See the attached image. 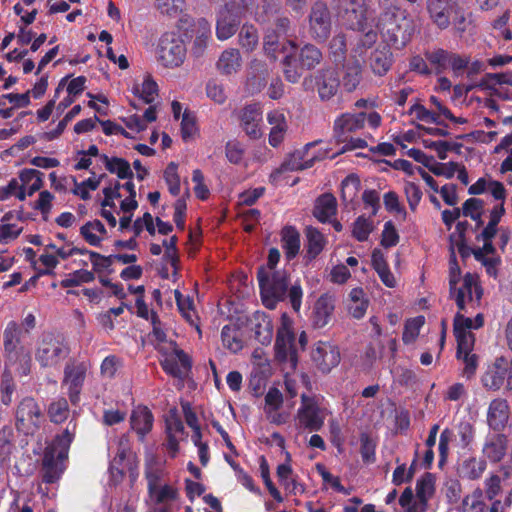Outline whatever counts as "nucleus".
<instances>
[{
	"instance_id": "338daca9",
	"label": "nucleus",
	"mask_w": 512,
	"mask_h": 512,
	"mask_svg": "<svg viewBox=\"0 0 512 512\" xmlns=\"http://www.w3.org/2000/svg\"><path fill=\"white\" fill-rule=\"evenodd\" d=\"M430 476V474H427L426 477H422L416 482V497L423 507L427 505V494H432L434 490Z\"/></svg>"
},
{
	"instance_id": "79ce46f5",
	"label": "nucleus",
	"mask_w": 512,
	"mask_h": 512,
	"mask_svg": "<svg viewBox=\"0 0 512 512\" xmlns=\"http://www.w3.org/2000/svg\"><path fill=\"white\" fill-rule=\"evenodd\" d=\"M486 509L487 505L481 488L474 489L462 500V512H485Z\"/></svg>"
},
{
	"instance_id": "f03ea898",
	"label": "nucleus",
	"mask_w": 512,
	"mask_h": 512,
	"mask_svg": "<svg viewBox=\"0 0 512 512\" xmlns=\"http://www.w3.org/2000/svg\"><path fill=\"white\" fill-rule=\"evenodd\" d=\"M256 277L264 306L274 309L278 302L286 298L290 274L284 269L270 272L267 268L260 266L257 269Z\"/></svg>"
},
{
	"instance_id": "6e6552de",
	"label": "nucleus",
	"mask_w": 512,
	"mask_h": 512,
	"mask_svg": "<svg viewBox=\"0 0 512 512\" xmlns=\"http://www.w3.org/2000/svg\"><path fill=\"white\" fill-rule=\"evenodd\" d=\"M297 417L299 424L309 431H319L325 421L323 410L315 398L306 394L301 395V406L298 409Z\"/></svg>"
},
{
	"instance_id": "412c9836",
	"label": "nucleus",
	"mask_w": 512,
	"mask_h": 512,
	"mask_svg": "<svg viewBox=\"0 0 512 512\" xmlns=\"http://www.w3.org/2000/svg\"><path fill=\"white\" fill-rule=\"evenodd\" d=\"M335 309V297L322 294L315 302L312 313V324L315 328L325 327L331 320Z\"/></svg>"
},
{
	"instance_id": "603ef678",
	"label": "nucleus",
	"mask_w": 512,
	"mask_h": 512,
	"mask_svg": "<svg viewBox=\"0 0 512 512\" xmlns=\"http://www.w3.org/2000/svg\"><path fill=\"white\" fill-rule=\"evenodd\" d=\"M360 454L366 464L376 461V442L365 432L360 434Z\"/></svg>"
},
{
	"instance_id": "680f3d73",
	"label": "nucleus",
	"mask_w": 512,
	"mask_h": 512,
	"mask_svg": "<svg viewBox=\"0 0 512 512\" xmlns=\"http://www.w3.org/2000/svg\"><path fill=\"white\" fill-rule=\"evenodd\" d=\"M483 484V496L488 500H494L502 492V479L498 474H490Z\"/></svg>"
},
{
	"instance_id": "13d9d810",
	"label": "nucleus",
	"mask_w": 512,
	"mask_h": 512,
	"mask_svg": "<svg viewBox=\"0 0 512 512\" xmlns=\"http://www.w3.org/2000/svg\"><path fill=\"white\" fill-rule=\"evenodd\" d=\"M454 335L457 341L456 357L457 359H460L463 353H468L473 350L475 336L471 332L459 331L458 328H456Z\"/></svg>"
},
{
	"instance_id": "a18cd8bd",
	"label": "nucleus",
	"mask_w": 512,
	"mask_h": 512,
	"mask_svg": "<svg viewBox=\"0 0 512 512\" xmlns=\"http://www.w3.org/2000/svg\"><path fill=\"white\" fill-rule=\"evenodd\" d=\"M282 65L285 79L290 83H297L302 75L298 58L292 53L287 54L282 60Z\"/></svg>"
},
{
	"instance_id": "4468645a",
	"label": "nucleus",
	"mask_w": 512,
	"mask_h": 512,
	"mask_svg": "<svg viewBox=\"0 0 512 512\" xmlns=\"http://www.w3.org/2000/svg\"><path fill=\"white\" fill-rule=\"evenodd\" d=\"M174 345V355H166L160 360V366L163 371L175 378H183L191 369V359L182 350L178 349L176 343Z\"/></svg>"
},
{
	"instance_id": "7ed1b4c3",
	"label": "nucleus",
	"mask_w": 512,
	"mask_h": 512,
	"mask_svg": "<svg viewBox=\"0 0 512 512\" xmlns=\"http://www.w3.org/2000/svg\"><path fill=\"white\" fill-rule=\"evenodd\" d=\"M70 354V348L61 334H43L36 350V360L41 367H56Z\"/></svg>"
},
{
	"instance_id": "052dcab7",
	"label": "nucleus",
	"mask_w": 512,
	"mask_h": 512,
	"mask_svg": "<svg viewBox=\"0 0 512 512\" xmlns=\"http://www.w3.org/2000/svg\"><path fill=\"white\" fill-rule=\"evenodd\" d=\"M458 445L462 449L468 448L475 438V427L468 421H462L457 427Z\"/></svg>"
},
{
	"instance_id": "3c124183",
	"label": "nucleus",
	"mask_w": 512,
	"mask_h": 512,
	"mask_svg": "<svg viewBox=\"0 0 512 512\" xmlns=\"http://www.w3.org/2000/svg\"><path fill=\"white\" fill-rule=\"evenodd\" d=\"M95 274L86 269L76 270L61 281V286L64 288L79 286L82 283H90L94 281Z\"/></svg>"
},
{
	"instance_id": "cd10ccee",
	"label": "nucleus",
	"mask_w": 512,
	"mask_h": 512,
	"mask_svg": "<svg viewBox=\"0 0 512 512\" xmlns=\"http://www.w3.org/2000/svg\"><path fill=\"white\" fill-rule=\"evenodd\" d=\"M370 67L375 75L383 76L393 64V54L388 47L375 49L369 57Z\"/></svg>"
},
{
	"instance_id": "5701e85b",
	"label": "nucleus",
	"mask_w": 512,
	"mask_h": 512,
	"mask_svg": "<svg viewBox=\"0 0 512 512\" xmlns=\"http://www.w3.org/2000/svg\"><path fill=\"white\" fill-rule=\"evenodd\" d=\"M241 22V16L230 11L228 8H222L218 12L216 22V36L219 40L224 41L232 37Z\"/></svg>"
},
{
	"instance_id": "f3484780",
	"label": "nucleus",
	"mask_w": 512,
	"mask_h": 512,
	"mask_svg": "<svg viewBox=\"0 0 512 512\" xmlns=\"http://www.w3.org/2000/svg\"><path fill=\"white\" fill-rule=\"evenodd\" d=\"M6 364H15L18 355L26 349L20 345V328L15 321H10L3 333Z\"/></svg>"
},
{
	"instance_id": "e433bc0d",
	"label": "nucleus",
	"mask_w": 512,
	"mask_h": 512,
	"mask_svg": "<svg viewBox=\"0 0 512 512\" xmlns=\"http://www.w3.org/2000/svg\"><path fill=\"white\" fill-rule=\"evenodd\" d=\"M361 79L362 67L357 60L349 62L344 66L342 85L345 91L350 93L356 90V88L360 84Z\"/></svg>"
},
{
	"instance_id": "37998d69",
	"label": "nucleus",
	"mask_w": 512,
	"mask_h": 512,
	"mask_svg": "<svg viewBox=\"0 0 512 512\" xmlns=\"http://www.w3.org/2000/svg\"><path fill=\"white\" fill-rule=\"evenodd\" d=\"M69 413V404L64 397L52 401L48 407L50 421L55 424L63 423L68 418Z\"/></svg>"
},
{
	"instance_id": "2f4dec72",
	"label": "nucleus",
	"mask_w": 512,
	"mask_h": 512,
	"mask_svg": "<svg viewBox=\"0 0 512 512\" xmlns=\"http://www.w3.org/2000/svg\"><path fill=\"white\" fill-rule=\"evenodd\" d=\"M281 10V0H261V5L255 6L252 15L256 22L260 24H266L278 16Z\"/></svg>"
},
{
	"instance_id": "69168bd1",
	"label": "nucleus",
	"mask_w": 512,
	"mask_h": 512,
	"mask_svg": "<svg viewBox=\"0 0 512 512\" xmlns=\"http://www.w3.org/2000/svg\"><path fill=\"white\" fill-rule=\"evenodd\" d=\"M330 52L335 62H342L347 52L346 38L343 34L335 35L330 41Z\"/></svg>"
},
{
	"instance_id": "bf43d9fd",
	"label": "nucleus",
	"mask_w": 512,
	"mask_h": 512,
	"mask_svg": "<svg viewBox=\"0 0 512 512\" xmlns=\"http://www.w3.org/2000/svg\"><path fill=\"white\" fill-rule=\"evenodd\" d=\"M15 392V382L9 371H4L0 378L1 402L8 406L12 402V396Z\"/></svg>"
},
{
	"instance_id": "de8ad7c7",
	"label": "nucleus",
	"mask_w": 512,
	"mask_h": 512,
	"mask_svg": "<svg viewBox=\"0 0 512 512\" xmlns=\"http://www.w3.org/2000/svg\"><path fill=\"white\" fill-rule=\"evenodd\" d=\"M257 28L252 24H244L239 33V43L247 51H253L258 45Z\"/></svg>"
},
{
	"instance_id": "b1692460",
	"label": "nucleus",
	"mask_w": 512,
	"mask_h": 512,
	"mask_svg": "<svg viewBox=\"0 0 512 512\" xmlns=\"http://www.w3.org/2000/svg\"><path fill=\"white\" fill-rule=\"evenodd\" d=\"M450 10L449 0H427L429 18L440 30L447 29L451 24Z\"/></svg>"
},
{
	"instance_id": "0e129e2a",
	"label": "nucleus",
	"mask_w": 512,
	"mask_h": 512,
	"mask_svg": "<svg viewBox=\"0 0 512 512\" xmlns=\"http://www.w3.org/2000/svg\"><path fill=\"white\" fill-rule=\"evenodd\" d=\"M453 437H454V432H453V430H451L449 428H445L440 434L439 444H438V451H439L438 466L440 468H442L447 462V458H448V454H449V444Z\"/></svg>"
},
{
	"instance_id": "ddd939ff",
	"label": "nucleus",
	"mask_w": 512,
	"mask_h": 512,
	"mask_svg": "<svg viewBox=\"0 0 512 512\" xmlns=\"http://www.w3.org/2000/svg\"><path fill=\"white\" fill-rule=\"evenodd\" d=\"M262 114V108L259 103L247 104L240 110V126L251 139H259L262 136L260 128Z\"/></svg>"
},
{
	"instance_id": "ea45409f",
	"label": "nucleus",
	"mask_w": 512,
	"mask_h": 512,
	"mask_svg": "<svg viewBox=\"0 0 512 512\" xmlns=\"http://www.w3.org/2000/svg\"><path fill=\"white\" fill-rule=\"evenodd\" d=\"M90 230H94L98 232L100 235L104 236L107 234V230L104 224L100 220H93L86 222L80 228V234L85 239V241L91 246L99 247L102 242V237L97 236L96 234H90Z\"/></svg>"
},
{
	"instance_id": "8fccbe9b",
	"label": "nucleus",
	"mask_w": 512,
	"mask_h": 512,
	"mask_svg": "<svg viewBox=\"0 0 512 512\" xmlns=\"http://www.w3.org/2000/svg\"><path fill=\"white\" fill-rule=\"evenodd\" d=\"M425 323V317L424 316H417L411 319H408L404 325V330L402 334V340L405 344H411L413 343L419 333L420 329Z\"/></svg>"
},
{
	"instance_id": "aec40b11",
	"label": "nucleus",
	"mask_w": 512,
	"mask_h": 512,
	"mask_svg": "<svg viewBox=\"0 0 512 512\" xmlns=\"http://www.w3.org/2000/svg\"><path fill=\"white\" fill-rule=\"evenodd\" d=\"M316 86L320 99L330 100L336 95L340 86L338 73L332 68L322 69L316 75Z\"/></svg>"
},
{
	"instance_id": "a878e982",
	"label": "nucleus",
	"mask_w": 512,
	"mask_h": 512,
	"mask_svg": "<svg viewBox=\"0 0 512 512\" xmlns=\"http://www.w3.org/2000/svg\"><path fill=\"white\" fill-rule=\"evenodd\" d=\"M65 470L64 462L57 460L51 451L44 452L42 459V481L46 484L57 482Z\"/></svg>"
},
{
	"instance_id": "f257e3e1",
	"label": "nucleus",
	"mask_w": 512,
	"mask_h": 512,
	"mask_svg": "<svg viewBox=\"0 0 512 512\" xmlns=\"http://www.w3.org/2000/svg\"><path fill=\"white\" fill-rule=\"evenodd\" d=\"M405 22L404 11L396 4L390 3L379 14L376 27L388 46L402 49L411 39V32L404 27Z\"/></svg>"
},
{
	"instance_id": "4be33fe9",
	"label": "nucleus",
	"mask_w": 512,
	"mask_h": 512,
	"mask_svg": "<svg viewBox=\"0 0 512 512\" xmlns=\"http://www.w3.org/2000/svg\"><path fill=\"white\" fill-rule=\"evenodd\" d=\"M147 482L148 494L155 504H165L175 501L178 498V490L169 484L160 486L158 484L159 477L157 475L148 474Z\"/></svg>"
},
{
	"instance_id": "774afa93",
	"label": "nucleus",
	"mask_w": 512,
	"mask_h": 512,
	"mask_svg": "<svg viewBox=\"0 0 512 512\" xmlns=\"http://www.w3.org/2000/svg\"><path fill=\"white\" fill-rule=\"evenodd\" d=\"M399 234L391 220L385 222L381 234V246L384 248H391L399 243Z\"/></svg>"
},
{
	"instance_id": "c9c22d12",
	"label": "nucleus",
	"mask_w": 512,
	"mask_h": 512,
	"mask_svg": "<svg viewBox=\"0 0 512 512\" xmlns=\"http://www.w3.org/2000/svg\"><path fill=\"white\" fill-rule=\"evenodd\" d=\"M297 58L302 69L312 70L321 63L323 55L317 46L307 43L300 48Z\"/></svg>"
},
{
	"instance_id": "1a4fd4ad",
	"label": "nucleus",
	"mask_w": 512,
	"mask_h": 512,
	"mask_svg": "<svg viewBox=\"0 0 512 512\" xmlns=\"http://www.w3.org/2000/svg\"><path fill=\"white\" fill-rule=\"evenodd\" d=\"M86 378V366L83 363H67L64 369L63 385L72 405L80 402V395Z\"/></svg>"
},
{
	"instance_id": "473e14b6",
	"label": "nucleus",
	"mask_w": 512,
	"mask_h": 512,
	"mask_svg": "<svg viewBox=\"0 0 512 512\" xmlns=\"http://www.w3.org/2000/svg\"><path fill=\"white\" fill-rule=\"evenodd\" d=\"M255 338L262 344L268 345L273 338V324L270 317L264 312H257L254 315Z\"/></svg>"
},
{
	"instance_id": "393cba45",
	"label": "nucleus",
	"mask_w": 512,
	"mask_h": 512,
	"mask_svg": "<svg viewBox=\"0 0 512 512\" xmlns=\"http://www.w3.org/2000/svg\"><path fill=\"white\" fill-rule=\"evenodd\" d=\"M291 456L287 452L286 453V462L278 465L277 467V477L279 483L288 491L290 494L297 495L302 494L305 491V487L303 484L298 483L296 479L292 478L293 469L290 464Z\"/></svg>"
},
{
	"instance_id": "dca6fc26",
	"label": "nucleus",
	"mask_w": 512,
	"mask_h": 512,
	"mask_svg": "<svg viewBox=\"0 0 512 512\" xmlns=\"http://www.w3.org/2000/svg\"><path fill=\"white\" fill-rule=\"evenodd\" d=\"M77 423L71 420L65 430L57 434L51 443H49L44 452L51 451L54 456H57V460L64 462L68 458L70 446L75 438Z\"/></svg>"
},
{
	"instance_id": "9b49d317",
	"label": "nucleus",
	"mask_w": 512,
	"mask_h": 512,
	"mask_svg": "<svg viewBox=\"0 0 512 512\" xmlns=\"http://www.w3.org/2000/svg\"><path fill=\"white\" fill-rule=\"evenodd\" d=\"M311 358L322 373H329L341 360L338 346L325 341L316 343Z\"/></svg>"
},
{
	"instance_id": "f8f14e48",
	"label": "nucleus",
	"mask_w": 512,
	"mask_h": 512,
	"mask_svg": "<svg viewBox=\"0 0 512 512\" xmlns=\"http://www.w3.org/2000/svg\"><path fill=\"white\" fill-rule=\"evenodd\" d=\"M366 113H342L333 126L334 137L338 143L346 142L347 135L362 129L365 125Z\"/></svg>"
},
{
	"instance_id": "f704fd0d",
	"label": "nucleus",
	"mask_w": 512,
	"mask_h": 512,
	"mask_svg": "<svg viewBox=\"0 0 512 512\" xmlns=\"http://www.w3.org/2000/svg\"><path fill=\"white\" fill-rule=\"evenodd\" d=\"M221 339L223 346L233 353L243 348V332L234 324H228L222 328Z\"/></svg>"
},
{
	"instance_id": "6e6d98bb",
	"label": "nucleus",
	"mask_w": 512,
	"mask_h": 512,
	"mask_svg": "<svg viewBox=\"0 0 512 512\" xmlns=\"http://www.w3.org/2000/svg\"><path fill=\"white\" fill-rule=\"evenodd\" d=\"M373 228V222L361 215L353 223L352 236L357 241L364 242L368 240Z\"/></svg>"
},
{
	"instance_id": "9d476101",
	"label": "nucleus",
	"mask_w": 512,
	"mask_h": 512,
	"mask_svg": "<svg viewBox=\"0 0 512 512\" xmlns=\"http://www.w3.org/2000/svg\"><path fill=\"white\" fill-rule=\"evenodd\" d=\"M41 409L32 397H25L16 410V426L20 430H35L40 426Z\"/></svg>"
},
{
	"instance_id": "4d7b16f0",
	"label": "nucleus",
	"mask_w": 512,
	"mask_h": 512,
	"mask_svg": "<svg viewBox=\"0 0 512 512\" xmlns=\"http://www.w3.org/2000/svg\"><path fill=\"white\" fill-rule=\"evenodd\" d=\"M450 54L451 52L438 48L433 51H426L424 55L430 64L435 66L436 72L441 73L448 66Z\"/></svg>"
},
{
	"instance_id": "39448f33",
	"label": "nucleus",
	"mask_w": 512,
	"mask_h": 512,
	"mask_svg": "<svg viewBox=\"0 0 512 512\" xmlns=\"http://www.w3.org/2000/svg\"><path fill=\"white\" fill-rule=\"evenodd\" d=\"M186 45L182 37L175 32L164 33L158 42V61L166 68L181 66L186 58Z\"/></svg>"
},
{
	"instance_id": "4c0bfd02",
	"label": "nucleus",
	"mask_w": 512,
	"mask_h": 512,
	"mask_svg": "<svg viewBox=\"0 0 512 512\" xmlns=\"http://www.w3.org/2000/svg\"><path fill=\"white\" fill-rule=\"evenodd\" d=\"M506 375L507 370L505 368L494 365L482 375V385L488 390L497 391L503 386Z\"/></svg>"
},
{
	"instance_id": "864d4df0",
	"label": "nucleus",
	"mask_w": 512,
	"mask_h": 512,
	"mask_svg": "<svg viewBox=\"0 0 512 512\" xmlns=\"http://www.w3.org/2000/svg\"><path fill=\"white\" fill-rule=\"evenodd\" d=\"M178 165L175 162H170L164 170V180L168 186L169 193L172 196H178L180 193V177L178 175Z\"/></svg>"
},
{
	"instance_id": "5fc2aeb1",
	"label": "nucleus",
	"mask_w": 512,
	"mask_h": 512,
	"mask_svg": "<svg viewBox=\"0 0 512 512\" xmlns=\"http://www.w3.org/2000/svg\"><path fill=\"white\" fill-rule=\"evenodd\" d=\"M103 177L104 175H100L99 178L90 177L80 183L77 182L76 178H73L75 188L72 190V193L79 196L82 200L90 199L91 195L89 190H96L99 187L100 181Z\"/></svg>"
},
{
	"instance_id": "a211bd4d",
	"label": "nucleus",
	"mask_w": 512,
	"mask_h": 512,
	"mask_svg": "<svg viewBox=\"0 0 512 512\" xmlns=\"http://www.w3.org/2000/svg\"><path fill=\"white\" fill-rule=\"evenodd\" d=\"M510 415V408L507 400L502 398L493 399L487 411V424L495 432H501L507 425Z\"/></svg>"
},
{
	"instance_id": "a19ab883",
	"label": "nucleus",
	"mask_w": 512,
	"mask_h": 512,
	"mask_svg": "<svg viewBox=\"0 0 512 512\" xmlns=\"http://www.w3.org/2000/svg\"><path fill=\"white\" fill-rule=\"evenodd\" d=\"M307 254L310 258H316L324 249L326 240L323 234L312 226L306 228Z\"/></svg>"
},
{
	"instance_id": "c756f323",
	"label": "nucleus",
	"mask_w": 512,
	"mask_h": 512,
	"mask_svg": "<svg viewBox=\"0 0 512 512\" xmlns=\"http://www.w3.org/2000/svg\"><path fill=\"white\" fill-rule=\"evenodd\" d=\"M281 246L288 260L294 259L300 250V233L294 226H285L281 231Z\"/></svg>"
},
{
	"instance_id": "c03bdc74",
	"label": "nucleus",
	"mask_w": 512,
	"mask_h": 512,
	"mask_svg": "<svg viewBox=\"0 0 512 512\" xmlns=\"http://www.w3.org/2000/svg\"><path fill=\"white\" fill-rule=\"evenodd\" d=\"M133 93L139 96L145 103L151 104L158 95V85L151 75H147L141 85L133 87Z\"/></svg>"
},
{
	"instance_id": "6ab92c4d",
	"label": "nucleus",
	"mask_w": 512,
	"mask_h": 512,
	"mask_svg": "<svg viewBox=\"0 0 512 512\" xmlns=\"http://www.w3.org/2000/svg\"><path fill=\"white\" fill-rule=\"evenodd\" d=\"M154 416L151 410L144 405H138L135 407L130 416V426L138 436L140 441H144L147 434H149L153 428Z\"/></svg>"
},
{
	"instance_id": "58836bf2",
	"label": "nucleus",
	"mask_w": 512,
	"mask_h": 512,
	"mask_svg": "<svg viewBox=\"0 0 512 512\" xmlns=\"http://www.w3.org/2000/svg\"><path fill=\"white\" fill-rule=\"evenodd\" d=\"M486 468L487 462L484 458L469 457L462 462L460 473L463 478L477 480L481 478Z\"/></svg>"
},
{
	"instance_id": "49530a36",
	"label": "nucleus",
	"mask_w": 512,
	"mask_h": 512,
	"mask_svg": "<svg viewBox=\"0 0 512 512\" xmlns=\"http://www.w3.org/2000/svg\"><path fill=\"white\" fill-rule=\"evenodd\" d=\"M361 188V182L356 174H349L341 182V198L344 202H352Z\"/></svg>"
},
{
	"instance_id": "c85d7f7f",
	"label": "nucleus",
	"mask_w": 512,
	"mask_h": 512,
	"mask_svg": "<svg viewBox=\"0 0 512 512\" xmlns=\"http://www.w3.org/2000/svg\"><path fill=\"white\" fill-rule=\"evenodd\" d=\"M180 29L185 31L187 37H195L201 39H210L211 25L205 18H199L196 21L190 18L180 20Z\"/></svg>"
},
{
	"instance_id": "bb28decb",
	"label": "nucleus",
	"mask_w": 512,
	"mask_h": 512,
	"mask_svg": "<svg viewBox=\"0 0 512 512\" xmlns=\"http://www.w3.org/2000/svg\"><path fill=\"white\" fill-rule=\"evenodd\" d=\"M337 212V200L331 193L320 195L314 205L313 215L321 223H326Z\"/></svg>"
},
{
	"instance_id": "7c9ffc66",
	"label": "nucleus",
	"mask_w": 512,
	"mask_h": 512,
	"mask_svg": "<svg viewBox=\"0 0 512 512\" xmlns=\"http://www.w3.org/2000/svg\"><path fill=\"white\" fill-rule=\"evenodd\" d=\"M242 65V58L238 49L229 48L224 50L217 63V69L221 74L231 75L236 73Z\"/></svg>"
},
{
	"instance_id": "20e7f679",
	"label": "nucleus",
	"mask_w": 512,
	"mask_h": 512,
	"mask_svg": "<svg viewBox=\"0 0 512 512\" xmlns=\"http://www.w3.org/2000/svg\"><path fill=\"white\" fill-rule=\"evenodd\" d=\"M274 349L277 361L289 363L292 369L297 367L298 349L295 334L292 329V321L286 313L281 316V326L277 330Z\"/></svg>"
},
{
	"instance_id": "e2e57ef3",
	"label": "nucleus",
	"mask_w": 512,
	"mask_h": 512,
	"mask_svg": "<svg viewBox=\"0 0 512 512\" xmlns=\"http://www.w3.org/2000/svg\"><path fill=\"white\" fill-rule=\"evenodd\" d=\"M316 471L322 477L323 482L329 483L335 491L344 495L350 494V491L341 484L340 478L332 475L323 464L317 463Z\"/></svg>"
},
{
	"instance_id": "72a5a7b5",
	"label": "nucleus",
	"mask_w": 512,
	"mask_h": 512,
	"mask_svg": "<svg viewBox=\"0 0 512 512\" xmlns=\"http://www.w3.org/2000/svg\"><path fill=\"white\" fill-rule=\"evenodd\" d=\"M105 168L111 173L116 174L119 179L131 180L134 177V173L131 169L130 163L120 157H109L106 154L100 155Z\"/></svg>"
},
{
	"instance_id": "2eb2a0df",
	"label": "nucleus",
	"mask_w": 512,
	"mask_h": 512,
	"mask_svg": "<svg viewBox=\"0 0 512 512\" xmlns=\"http://www.w3.org/2000/svg\"><path fill=\"white\" fill-rule=\"evenodd\" d=\"M507 449L508 437L501 432H495L486 436L482 447V454L486 462L489 461L496 464L505 458Z\"/></svg>"
},
{
	"instance_id": "423d86ee",
	"label": "nucleus",
	"mask_w": 512,
	"mask_h": 512,
	"mask_svg": "<svg viewBox=\"0 0 512 512\" xmlns=\"http://www.w3.org/2000/svg\"><path fill=\"white\" fill-rule=\"evenodd\" d=\"M322 140H315L313 142L307 143L302 150H295L282 162L279 168H277L272 174L271 177H277L283 172L287 171H299L311 168L316 161H320L326 157L327 152L319 153L318 155L312 156L308 159H305V154L312 147H315Z\"/></svg>"
},
{
	"instance_id": "0eeeda50",
	"label": "nucleus",
	"mask_w": 512,
	"mask_h": 512,
	"mask_svg": "<svg viewBox=\"0 0 512 512\" xmlns=\"http://www.w3.org/2000/svg\"><path fill=\"white\" fill-rule=\"evenodd\" d=\"M331 14L326 3L317 1L311 7L309 31L313 39L325 41L331 32Z\"/></svg>"
},
{
	"instance_id": "09e8293b",
	"label": "nucleus",
	"mask_w": 512,
	"mask_h": 512,
	"mask_svg": "<svg viewBox=\"0 0 512 512\" xmlns=\"http://www.w3.org/2000/svg\"><path fill=\"white\" fill-rule=\"evenodd\" d=\"M280 38L274 31L267 29L263 38V50L265 55L271 60L276 61L278 59V53L280 51Z\"/></svg>"
}]
</instances>
